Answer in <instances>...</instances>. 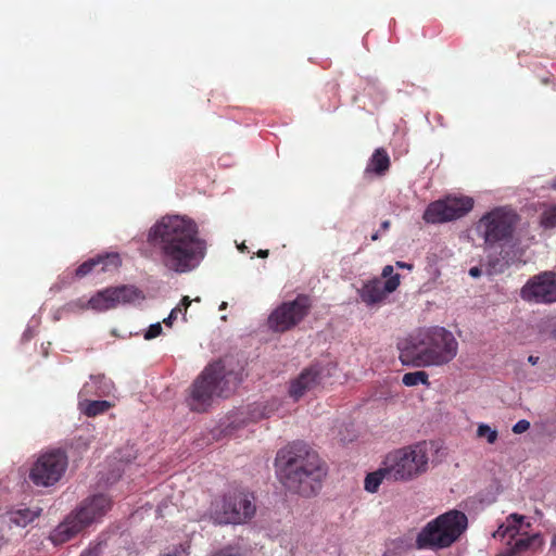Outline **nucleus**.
I'll return each mask as SVG.
<instances>
[{
    "mask_svg": "<svg viewBox=\"0 0 556 556\" xmlns=\"http://www.w3.org/2000/svg\"><path fill=\"white\" fill-rule=\"evenodd\" d=\"M147 241L155 249L160 263L176 274L198 268L207 250L198 224L186 215L163 216L149 229Z\"/></svg>",
    "mask_w": 556,
    "mask_h": 556,
    "instance_id": "nucleus-1",
    "label": "nucleus"
},
{
    "mask_svg": "<svg viewBox=\"0 0 556 556\" xmlns=\"http://www.w3.org/2000/svg\"><path fill=\"white\" fill-rule=\"evenodd\" d=\"M276 467L285 486L304 496L314 494L326 475L317 453L301 443L280 450Z\"/></svg>",
    "mask_w": 556,
    "mask_h": 556,
    "instance_id": "nucleus-2",
    "label": "nucleus"
},
{
    "mask_svg": "<svg viewBox=\"0 0 556 556\" xmlns=\"http://www.w3.org/2000/svg\"><path fill=\"white\" fill-rule=\"evenodd\" d=\"M457 352L458 342L453 332L437 326L412 336L400 358L403 364L418 367L442 366L452 362Z\"/></svg>",
    "mask_w": 556,
    "mask_h": 556,
    "instance_id": "nucleus-3",
    "label": "nucleus"
},
{
    "mask_svg": "<svg viewBox=\"0 0 556 556\" xmlns=\"http://www.w3.org/2000/svg\"><path fill=\"white\" fill-rule=\"evenodd\" d=\"M238 383V374L225 361L213 362L204 367L190 386L187 406L197 413L206 412L216 399L229 396Z\"/></svg>",
    "mask_w": 556,
    "mask_h": 556,
    "instance_id": "nucleus-4",
    "label": "nucleus"
},
{
    "mask_svg": "<svg viewBox=\"0 0 556 556\" xmlns=\"http://www.w3.org/2000/svg\"><path fill=\"white\" fill-rule=\"evenodd\" d=\"M382 462L389 481L410 482L427 472L429 455L425 443H416L389 452Z\"/></svg>",
    "mask_w": 556,
    "mask_h": 556,
    "instance_id": "nucleus-5",
    "label": "nucleus"
},
{
    "mask_svg": "<svg viewBox=\"0 0 556 556\" xmlns=\"http://www.w3.org/2000/svg\"><path fill=\"white\" fill-rule=\"evenodd\" d=\"M111 509V500L104 494L85 498L50 534L53 544H62L94 522Z\"/></svg>",
    "mask_w": 556,
    "mask_h": 556,
    "instance_id": "nucleus-6",
    "label": "nucleus"
},
{
    "mask_svg": "<svg viewBox=\"0 0 556 556\" xmlns=\"http://www.w3.org/2000/svg\"><path fill=\"white\" fill-rule=\"evenodd\" d=\"M467 528V517L458 510L447 511L428 522L418 533V548L441 549L452 545Z\"/></svg>",
    "mask_w": 556,
    "mask_h": 556,
    "instance_id": "nucleus-7",
    "label": "nucleus"
},
{
    "mask_svg": "<svg viewBox=\"0 0 556 556\" xmlns=\"http://www.w3.org/2000/svg\"><path fill=\"white\" fill-rule=\"evenodd\" d=\"M211 517L219 525H241L250 520L256 511L253 494L240 490H229L211 504Z\"/></svg>",
    "mask_w": 556,
    "mask_h": 556,
    "instance_id": "nucleus-8",
    "label": "nucleus"
},
{
    "mask_svg": "<svg viewBox=\"0 0 556 556\" xmlns=\"http://www.w3.org/2000/svg\"><path fill=\"white\" fill-rule=\"evenodd\" d=\"M518 215L508 207H496L478 220L476 230L486 245L507 242L513 238Z\"/></svg>",
    "mask_w": 556,
    "mask_h": 556,
    "instance_id": "nucleus-9",
    "label": "nucleus"
},
{
    "mask_svg": "<svg viewBox=\"0 0 556 556\" xmlns=\"http://www.w3.org/2000/svg\"><path fill=\"white\" fill-rule=\"evenodd\" d=\"M473 199L468 195H447L431 202L424 212L427 224H444L459 219L473 207Z\"/></svg>",
    "mask_w": 556,
    "mask_h": 556,
    "instance_id": "nucleus-10",
    "label": "nucleus"
},
{
    "mask_svg": "<svg viewBox=\"0 0 556 556\" xmlns=\"http://www.w3.org/2000/svg\"><path fill=\"white\" fill-rule=\"evenodd\" d=\"M67 457L60 450L43 453L38 457L29 471L30 481L37 486H51L64 475Z\"/></svg>",
    "mask_w": 556,
    "mask_h": 556,
    "instance_id": "nucleus-11",
    "label": "nucleus"
},
{
    "mask_svg": "<svg viewBox=\"0 0 556 556\" xmlns=\"http://www.w3.org/2000/svg\"><path fill=\"white\" fill-rule=\"evenodd\" d=\"M309 306V300L305 295H299L293 301L282 303L269 315V328L277 332L289 330L307 315Z\"/></svg>",
    "mask_w": 556,
    "mask_h": 556,
    "instance_id": "nucleus-12",
    "label": "nucleus"
},
{
    "mask_svg": "<svg viewBox=\"0 0 556 556\" xmlns=\"http://www.w3.org/2000/svg\"><path fill=\"white\" fill-rule=\"evenodd\" d=\"M529 523H525L523 517L513 514L506 522L502 525L493 534L494 538L506 540V544L510 546L515 553L523 552L536 543H540L538 534L528 535L525 531Z\"/></svg>",
    "mask_w": 556,
    "mask_h": 556,
    "instance_id": "nucleus-13",
    "label": "nucleus"
},
{
    "mask_svg": "<svg viewBox=\"0 0 556 556\" xmlns=\"http://www.w3.org/2000/svg\"><path fill=\"white\" fill-rule=\"evenodd\" d=\"M522 300L533 303L556 302V280L552 271L541 273L527 281L520 290Z\"/></svg>",
    "mask_w": 556,
    "mask_h": 556,
    "instance_id": "nucleus-14",
    "label": "nucleus"
},
{
    "mask_svg": "<svg viewBox=\"0 0 556 556\" xmlns=\"http://www.w3.org/2000/svg\"><path fill=\"white\" fill-rule=\"evenodd\" d=\"M400 285V275L392 276L386 281L374 279L366 282L359 290V296L368 306L382 302L388 294L396 290Z\"/></svg>",
    "mask_w": 556,
    "mask_h": 556,
    "instance_id": "nucleus-15",
    "label": "nucleus"
},
{
    "mask_svg": "<svg viewBox=\"0 0 556 556\" xmlns=\"http://www.w3.org/2000/svg\"><path fill=\"white\" fill-rule=\"evenodd\" d=\"M321 380V371L318 367L312 366L304 369L299 377L290 382L289 395L298 401L306 392L313 390Z\"/></svg>",
    "mask_w": 556,
    "mask_h": 556,
    "instance_id": "nucleus-16",
    "label": "nucleus"
},
{
    "mask_svg": "<svg viewBox=\"0 0 556 556\" xmlns=\"http://www.w3.org/2000/svg\"><path fill=\"white\" fill-rule=\"evenodd\" d=\"M98 265H101V271L116 269L121 265V257L116 253H111L105 256H98L96 258H90L89 261L83 263L76 269L75 274L77 277H85Z\"/></svg>",
    "mask_w": 556,
    "mask_h": 556,
    "instance_id": "nucleus-17",
    "label": "nucleus"
},
{
    "mask_svg": "<svg viewBox=\"0 0 556 556\" xmlns=\"http://www.w3.org/2000/svg\"><path fill=\"white\" fill-rule=\"evenodd\" d=\"M112 291L116 306L125 304H137L144 299L143 293L134 286L116 287L112 288Z\"/></svg>",
    "mask_w": 556,
    "mask_h": 556,
    "instance_id": "nucleus-18",
    "label": "nucleus"
},
{
    "mask_svg": "<svg viewBox=\"0 0 556 556\" xmlns=\"http://www.w3.org/2000/svg\"><path fill=\"white\" fill-rule=\"evenodd\" d=\"M89 306L93 311L104 312L116 307L112 288L97 292L90 300Z\"/></svg>",
    "mask_w": 556,
    "mask_h": 556,
    "instance_id": "nucleus-19",
    "label": "nucleus"
},
{
    "mask_svg": "<svg viewBox=\"0 0 556 556\" xmlns=\"http://www.w3.org/2000/svg\"><path fill=\"white\" fill-rule=\"evenodd\" d=\"M41 514V508H23L10 514V522L17 527H26Z\"/></svg>",
    "mask_w": 556,
    "mask_h": 556,
    "instance_id": "nucleus-20",
    "label": "nucleus"
},
{
    "mask_svg": "<svg viewBox=\"0 0 556 556\" xmlns=\"http://www.w3.org/2000/svg\"><path fill=\"white\" fill-rule=\"evenodd\" d=\"M389 165L390 159L387 152L383 149H377L372 154L366 170L383 174L388 170Z\"/></svg>",
    "mask_w": 556,
    "mask_h": 556,
    "instance_id": "nucleus-21",
    "label": "nucleus"
},
{
    "mask_svg": "<svg viewBox=\"0 0 556 556\" xmlns=\"http://www.w3.org/2000/svg\"><path fill=\"white\" fill-rule=\"evenodd\" d=\"M383 480L389 481V475L383 470V462L380 467L366 476L364 486L367 492L376 493Z\"/></svg>",
    "mask_w": 556,
    "mask_h": 556,
    "instance_id": "nucleus-22",
    "label": "nucleus"
},
{
    "mask_svg": "<svg viewBox=\"0 0 556 556\" xmlns=\"http://www.w3.org/2000/svg\"><path fill=\"white\" fill-rule=\"evenodd\" d=\"M428 374L426 371H413L403 376L402 382L406 387H415L418 384H428Z\"/></svg>",
    "mask_w": 556,
    "mask_h": 556,
    "instance_id": "nucleus-23",
    "label": "nucleus"
},
{
    "mask_svg": "<svg viewBox=\"0 0 556 556\" xmlns=\"http://www.w3.org/2000/svg\"><path fill=\"white\" fill-rule=\"evenodd\" d=\"M194 301V302H200V298H195L194 300H190L189 296H184L180 301V303L174 307L169 315L163 319V323L170 327L173 325V321L175 319H177V311H185V313H187V309L188 307L190 306L191 302Z\"/></svg>",
    "mask_w": 556,
    "mask_h": 556,
    "instance_id": "nucleus-24",
    "label": "nucleus"
},
{
    "mask_svg": "<svg viewBox=\"0 0 556 556\" xmlns=\"http://www.w3.org/2000/svg\"><path fill=\"white\" fill-rule=\"evenodd\" d=\"M111 404L108 401H91L86 403L84 412L88 416H97L108 410Z\"/></svg>",
    "mask_w": 556,
    "mask_h": 556,
    "instance_id": "nucleus-25",
    "label": "nucleus"
},
{
    "mask_svg": "<svg viewBox=\"0 0 556 556\" xmlns=\"http://www.w3.org/2000/svg\"><path fill=\"white\" fill-rule=\"evenodd\" d=\"M477 437L485 439L489 444H494L498 438V432L486 424H479L477 428Z\"/></svg>",
    "mask_w": 556,
    "mask_h": 556,
    "instance_id": "nucleus-26",
    "label": "nucleus"
},
{
    "mask_svg": "<svg viewBox=\"0 0 556 556\" xmlns=\"http://www.w3.org/2000/svg\"><path fill=\"white\" fill-rule=\"evenodd\" d=\"M541 225L544 228H556V204L543 211L541 215Z\"/></svg>",
    "mask_w": 556,
    "mask_h": 556,
    "instance_id": "nucleus-27",
    "label": "nucleus"
},
{
    "mask_svg": "<svg viewBox=\"0 0 556 556\" xmlns=\"http://www.w3.org/2000/svg\"><path fill=\"white\" fill-rule=\"evenodd\" d=\"M88 308H90L89 301L86 302L83 299H77L75 301L67 303L63 309L68 313H76Z\"/></svg>",
    "mask_w": 556,
    "mask_h": 556,
    "instance_id": "nucleus-28",
    "label": "nucleus"
},
{
    "mask_svg": "<svg viewBox=\"0 0 556 556\" xmlns=\"http://www.w3.org/2000/svg\"><path fill=\"white\" fill-rule=\"evenodd\" d=\"M162 325L161 323L152 324L148 330L144 332V339L146 340H152L156 337H159L162 333Z\"/></svg>",
    "mask_w": 556,
    "mask_h": 556,
    "instance_id": "nucleus-29",
    "label": "nucleus"
},
{
    "mask_svg": "<svg viewBox=\"0 0 556 556\" xmlns=\"http://www.w3.org/2000/svg\"><path fill=\"white\" fill-rule=\"evenodd\" d=\"M529 428H530V422L526 419H521L514 425L513 432L516 434H521V433L528 431Z\"/></svg>",
    "mask_w": 556,
    "mask_h": 556,
    "instance_id": "nucleus-30",
    "label": "nucleus"
},
{
    "mask_svg": "<svg viewBox=\"0 0 556 556\" xmlns=\"http://www.w3.org/2000/svg\"><path fill=\"white\" fill-rule=\"evenodd\" d=\"M91 380H94L96 382H100L101 386L99 387L100 392L106 393L110 391L111 384L109 381H106L104 376H91Z\"/></svg>",
    "mask_w": 556,
    "mask_h": 556,
    "instance_id": "nucleus-31",
    "label": "nucleus"
},
{
    "mask_svg": "<svg viewBox=\"0 0 556 556\" xmlns=\"http://www.w3.org/2000/svg\"><path fill=\"white\" fill-rule=\"evenodd\" d=\"M544 332H547L549 337L556 339V319H548L544 323Z\"/></svg>",
    "mask_w": 556,
    "mask_h": 556,
    "instance_id": "nucleus-32",
    "label": "nucleus"
},
{
    "mask_svg": "<svg viewBox=\"0 0 556 556\" xmlns=\"http://www.w3.org/2000/svg\"><path fill=\"white\" fill-rule=\"evenodd\" d=\"M189 544H180L176 546L172 552L168 554H172L173 556H187L189 555Z\"/></svg>",
    "mask_w": 556,
    "mask_h": 556,
    "instance_id": "nucleus-33",
    "label": "nucleus"
},
{
    "mask_svg": "<svg viewBox=\"0 0 556 556\" xmlns=\"http://www.w3.org/2000/svg\"><path fill=\"white\" fill-rule=\"evenodd\" d=\"M212 556H240V553L235 547H226L222 551L214 553Z\"/></svg>",
    "mask_w": 556,
    "mask_h": 556,
    "instance_id": "nucleus-34",
    "label": "nucleus"
},
{
    "mask_svg": "<svg viewBox=\"0 0 556 556\" xmlns=\"http://www.w3.org/2000/svg\"><path fill=\"white\" fill-rule=\"evenodd\" d=\"M394 269H393V266L391 265H387L383 267L382 269V277L387 278V280L389 278H391L392 276H395L396 274H393Z\"/></svg>",
    "mask_w": 556,
    "mask_h": 556,
    "instance_id": "nucleus-35",
    "label": "nucleus"
},
{
    "mask_svg": "<svg viewBox=\"0 0 556 556\" xmlns=\"http://www.w3.org/2000/svg\"><path fill=\"white\" fill-rule=\"evenodd\" d=\"M469 275L473 278H477V277H480L481 276V269L478 268V267H472L469 269Z\"/></svg>",
    "mask_w": 556,
    "mask_h": 556,
    "instance_id": "nucleus-36",
    "label": "nucleus"
},
{
    "mask_svg": "<svg viewBox=\"0 0 556 556\" xmlns=\"http://www.w3.org/2000/svg\"><path fill=\"white\" fill-rule=\"evenodd\" d=\"M528 362H529L531 365H533V366H534V365H536V364H538V362H539V357H538V356L530 355V356L528 357Z\"/></svg>",
    "mask_w": 556,
    "mask_h": 556,
    "instance_id": "nucleus-37",
    "label": "nucleus"
},
{
    "mask_svg": "<svg viewBox=\"0 0 556 556\" xmlns=\"http://www.w3.org/2000/svg\"><path fill=\"white\" fill-rule=\"evenodd\" d=\"M257 255H258L260 257H263V258H264V257H267V255H268V251H267V250H260V251L257 252Z\"/></svg>",
    "mask_w": 556,
    "mask_h": 556,
    "instance_id": "nucleus-38",
    "label": "nucleus"
},
{
    "mask_svg": "<svg viewBox=\"0 0 556 556\" xmlns=\"http://www.w3.org/2000/svg\"><path fill=\"white\" fill-rule=\"evenodd\" d=\"M396 265L401 268H410L412 267V265L403 263V262H397Z\"/></svg>",
    "mask_w": 556,
    "mask_h": 556,
    "instance_id": "nucleus-39",
    "label": "nucleus"
},
{
    "mask_svg": "<svg viewBox=\"0 0 556 556\" xmlns=\"http://www.w3.org/2000/svg\"><path fill=\"white\" fill-rule=\"evenodd\" d=\"M390 227V222L389 220H384L382 224H381V228L383 230H388Z\"/></svg>",
    "mask_w": 556,
    "mask_h": 556,
    "instance_id": "nucleus-40",
    "label": "nucleus"
},
{
    "mask_svg": "<svg viewBox=\"0 0 556 556\" xmlns=\"http://www.w3.org/2000/svg\"><path fill=\"white\" fill-rule=\"evenodd\" d=\"M270 413H271V410H269V412H262V413L258 415V417H268Z\"/></svg>",
    "mask_w": 556,
    "mask_h": 556,
    "instance_id": "nucleus-41",
    "label": "nucleus"
},
{
    "mask_svg": "<svg viewBox=\"0 0 556 556\" xmlns=\"http://www.w3.org/2000/svg\"><path fill=\"white\" fill-rule=\"evenodd\" d=\"M178 314H181V315H182V319H184V320H186V314H187V313H185V311H184V309H182V311H177V315H178Z\"/></svg>",
    "mask_w": 556,
    "mask_h": 556,
    "instance_id": "nucleus-42",
    "label": "nucleus"
},
{
    "mask_svg": "<svg viewBox=\"0 0 556 556\" xmlns=\"http://www.w3.org/2000/svg\"><path fill=\"white\" fill-rule=\"evenodd\" d=\"M227 307V302H222L219 305V309H225Z\"/></svg>",
    "mask_w": 556,
    "mask_h": 556,
    "instance_id": "nucleus-43",
    "label": "nucleus"
},
{
    "mask_svg": "<svg viewBox=\"0 0 556 556\" xmlns=\"http://www.w3.org/2000/svg\"><path fill=\"white\" fill-rule=\"evenodd\" d=\"M551 188L555 189L556 190V177L554 178V180L552 181L551 184Z\"/></svg>",
    "mask_w": 556,
    "mask_h": 556,
    "instance_id": "nucleus-44",
    "label": "nucleus"
},
{
    "mask_svg": "<svg viewBox=\"0 0 556 556\" xmlns=\"http://www.w3.org/2000/svg\"><path fill=\"white\" fill-rule=\"evenodd\" d=\"M378 238H379L378 232H376V233H374V235L371 236V240H374V241H375V240H377Z\"/></svg>",
    "mask_w": 556,
    "mask_h": 556,
    "instance_id": "nucleus-45",
    "label": "nucleus"
},
{
    "mask_svg": "<svg viewBox=\"0 0 556 556\" xmlns=\"http://www.w3.org/2000/svg\"><path fill=\"white\" fill-rule=\"evenodd\" d=\"M88 388H89V383H86V384L84 386V390H85V391H88Z\"/></svg>",
    "mask_w": 556,
    "mask_h": 556,
    "instance_id": "nucleus-46",
    "label": "nucleus"
},
{
    "mask_svg": "<svg viewBox=\"0 0 556 556\" xmlns=\"http://www.w3.org/2000/svg\"><path fill=\"white\" fill-rule=\"evenodd\" d=\"M244 248H245V247H244L243 244H242V245H239V249H240L241 251H243V249H244Z\"/></svg>",
    "mask_w": 556,
    "mask_h": 556,
    "instance_id": "nucleus-47",
    "label": "nucleus"
},
{
    "mask_svg": "<svg viewBox=\"0 0 556 556\" xmlns=\"http://www.w3.org/2000/svg\"><path fill=\"white\" fill-rule=\"evenodd\" d=\"M162 556H173L172 554H165V555H162Z\"/></svg>",
    "mask_w": 556,
    "mask_h": 556,
    "instance_id": "nucleus-48",
    "label": "nucleus"
}]
</instances>
